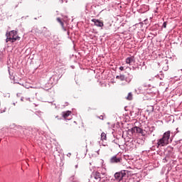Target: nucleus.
<instances>
[{
    "mask_svg": "<svg viewBox=\"0 0 182 182\" xmlns=\"http://www.w3.org/2000/svg\"><path fill=\"white\" fill-rule=\"evenodd\" d=\"M92 176L95 180H102V175L97 171L92 172Z\"/></svg>",
    "mask_w": 182,
    "mask_h": 182,
    "instance_id": "6e6552de",
    "label": "nucleus"
},
{
    "mask_svg": "<svg viewBox=\"0 0 182 182\" xmlns=\"http://www.w3.org/2000/svg\"><path fill=\"white\" fill-rule=\"evenodd\" d=\"M127 174V172L126 171H121L120 172L115 173L114 176L117 181H122V180H123V178L126 177Z\"/></svg>",
    "mask_w": 182,
    "mask_h": 182,
    "instance_id": "7ed1b4c3",
    "label": "nucleus"
},
{
    "mask_svg": "<svg viewBox=\"0 0 182 182\" xmlns=\"http://www.w3.org/2000/svg\"><path fill=\"white\" fill-rule=\"evenodd\" d=\"M19 39V36H18V32L15 30L10 31L9 33H6V42H15Z\"/></svg>",
    "mask_w": 182,
    "mask_h": 182,
    "instance_id": "f03ea898",
    "label": "nucleus"
},
{
    "mask_svg": "<svg viewBox=\"0 0 182 182\" xmlns=\"http://www.w3.org/2000/svg\"><path fill=\"white\" fill-rule=\"evenodd\" d=\"M171 134V132L167 131L164 132L162 138L158 139L157 142V148L159 147H164L167 146L169 143L170 135Z\"/></svg>",
    "mask_w": 182,
    "mask_h": 182,
    "instance_id": "f257e3e1",
    "label": "nucleus"
},
{
    "mask_svg": "<svg viewBox=\"0 0 182 182\" xmlns=\"http://www.w3.org/2000/svg\"><path fill=\"white\" fill-rule=\"evenodd\" d=\"M77 167H78L77 165H75V168H77Z\"/></svg>",
    "mask_w": 182,
    "mask_h": 182,
    "instance_id": "6ab92c4d",
    "label": "nucleus"
},
{
    "mask_svg": "<svg viewBox=\"0 0 182 182\" xmlns=\"http://www.w3.org/2000/svg\"><path fill=\"white\" fill-rule=\"evenodd\" d=\"M126 99L127 100H133V94L132 92H129Z\"/></svg>",
    "mask_w": 182,
    "mask_h": 182,
    "instance_id": "ddd939ff",
    "label": "nucleus"
},
{
    "mask_svg": "<svg viewBox=\"0 0 182 182\" xmlns=\"http://www.w3.org/2000/svg\"><path fill=\"white\" fill-rule=\"evenodd\" d=\"M57 21L58 22V23L60 24V26H62V28L63 29H65V23H63V21H62V19H60V18H57Z\"/></svg>",
    "mask_w": 182,
    "mask_h": 182,
    "instance_id": "9b49d317",
    "label": "nucleus"
},
{
    "mask_svg": "<svg viewBox=\"0 0 182 182\" xmlns=\"http://www.w3.org/2000/svg\"><path fill=\"white\" fill-rule=\"evenodd\" d=\"M70 114H72V112H70V111H66V112H63L62 113V116L64 119H68V117H69V116H70Z\"/></svg>",
    "mask_w": 182,
    "mask_h": 182,
    "instance_id": "9d476101",
    "label": "nucleus"
},
{
    "mask_svg": "<svg viewBox=\"0 0 182 182\" xmlns=\"http://www.w3.org/2000/svg\"><path fill=\"white\" fill-rule=\"evenodd\" d=\"M135 62L136 60H134V56L128 57L126 59V63H127L128 65H133L135 63Z\"/></svg>",
    "mask_w": 182,
    "mask_h": 182,
    "instance_id": "1a4fd4ad",
    "label": "nucleus"
},
{
    "mask_svg": "<svg viewBox=\"0 0 182 182\" xmlns=\"http://www.w3.org/2000/svg\"><path fill=\"white\" fill-rule=\"evenodd\" d=\"M132 133H139L140 134H141V136H146V133H144V131H143V129L140 127H134L132 129Z\"/></svg>",
    "mask_w": 182,
    "mask_h": 182,
    "instance_id": "423d86ee",
    "label": "nucleus"
},
{
    "mask_svg": "<svg viewBox=\"0 0 182 182\" xmlns=\"http://www.w3.org/2000/svg\"><path fill=\"white\" fill-rule=\"evenodd\" d=\"M107 139V136L106 133L102 132L101 134V140H102V141H105V140H106Z\"/></svg>",
    "mask_w": 182,
    "mask_h": 182,
    "instance_id": "f8f14e48",
    "label": "nucleus"
},
{
    "mask_svg": "<svg viewBox=\"0 0 182 182\" xmlns=\"http://www.w3.org/2000/svg\"><path fill=\"white\" fill-rule=\"evenodd\" d=\"M92 22H94V25L95 26H97L98 28H103L105 26V24L103 23V21H100L99 19L92 18Z\"/></svg>",
    "mask_w": 182,
    "mask_h": 182,
    "instance_id": "39448f33",
    "label": "nucleus"
},
{
    "mask_svg": "<svg viewBox=\"0 0 182 182\" xmlns=\"http://www.w3.org/2000/svg\"><path fill=\"white\" fill-rule=\"evenodd\" d=\"M122 160L123 159L121 157H117V156H114L109 159V163H111L112 164L122 163Z\"/></svg>",
    "mask_w": 182,
    "mask_h": 182,
    "instance_id": "0eeeda50",
    "label": "nucleus"
},
{
    "mask_svg": "<svg viewBox=\"0 0 182 182\" xmlns=\"http://www.w3.org/2000/svg\"><path fill=\"white\" fill-rule=\"evenodd\" d=\"M116 79H118L119 80H121V82H127V83H130L132 82V79L128 78L126 77L125 75L120 74L119 75L116 76Z\"/></svg>",
    "mask_w": 182,
    "mask_h": 182,
    "instance_id": "20e7f679",
    "label": "nucleus"
},
{
    "mask_svg": "<svg viewBox=\"0 0 182 182\" xmlns=\"http://www.w3.org/2000/svg\"><path fill=\"white\" fill-rule=\"evenodd\" d=\"M119 70H124V67H122V66L119 67Z\"/></svg>",
    "mask_w": 182,
    "mask_h": 182,
    "instance_id": "2eb2a0df",
    "label": "nucleus"
},
{
    "mask_svg": "<svg viewBox=\"0 0 182 182\" xmlns=\"http://www.w3.org/2000/svg\"><path fill=\"white\" fill-rule=\"evenodd\" d=\"M72 156V154H70V153H68V154H67V156L68 157H70Z\"/></svg>",
    "mask_w": 182,
    "mask_h": 182,
    "instance_id": "dca6fc26",
    "label": "nucleus"
},
{
    "mask_svg": "<svg viewBox=\"0 0 182 182\" xmlns=\"http://www.w3.org/2000/svg\"><path fill=\"white\" fill-rule=\"evenodd\" d=\"M21 100L22 102H23V98H21Z\"/></svg>",
    "mask_w": 182,
    "mask_h": 182,
    "instance_id": "a211bd4d",
    "label": "nucleus"
},
{
    "mask_svg": "<svg viewBox=\"0 0 182 182\" xmlns=\"http://www.w3.org/2000/svg\"><path fill=\"white\" fill-rule=\"evenodd\" d=\"M163 28H167V22L163 23Z\"/></svg>",
    "mask_w": 182,
    "mask_h": 182,
    "instance_id": "4468645a",
    "label": "nucleus"
},
{
    "mask_svg": "<svg viewBox=\"0 0 182 182\" xmlns=\"http://www.w3.org/2000/svg\"><path fill=\"white\" fill-rule=\"evenodd\" d=\"M100 119H101V120H103V116H100Z\"/></svg>",
    "mask_w": 182,
    "mask_h": 182,
    "instance_id": "f3484780",
    "label": "nucleus"
}]
</instances>
